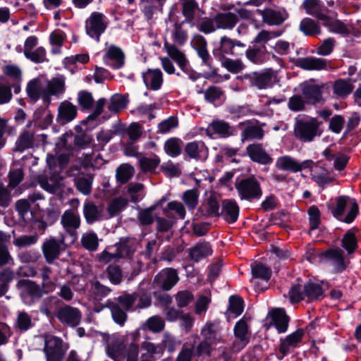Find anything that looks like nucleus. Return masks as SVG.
Listing matches in <instances>:
<instances>
[{"instance_id": "obj_41", "label": "nucleus", "mask_w": 361, "mask_h": 361, "mask_svg": "<svg viewBox=\"0 0 361 361\" xmlns=\"http://www.w3.org/2000/svg\"><path fill=\"white\" fill-rule=\"evenodd\" d=\"M233 39L227 36H223L220 39L219 47L215 51L214 54L221 60L227 58L226 56L233 55Z\"/></svg>"}, {"instance_id": "obj_4", "label": "nucleus", "mask_w": 361, "mask_h": 361, "mask_svg": "<svg viewBox=\"0 0 361 361\" xmlns=\"http://www.w3.org/2000/svg\"><path fill=\"white\" fill-rule=\"evenodd\" d=\"M44 345L43 352L46 361H63L68 349L67 343L59 337L44 334L42 335Z\"/></svg>"}, {"instance_id": "obj_1", "label": "nucleus", "mask_w": 361, "mask_h": 361, "mask_svg": "<svg viewBox=\"0 0 361 361\" xmlns=\"http://www.w3.org/2000/svg\"><path fill=\"white\" fill-rule=\"evenodd\" d=\"M65 92V80L58 76L48 80L38 77L29 81L26 86V93L29 101L35 103L40 98L44 102H49L51 96H59Z\"/></svg>"}, {"instance_id": "obj_40", "label": "nucleus", "mask_w": 361, "mask_h": 361, "mask_svg": "<svg viewBox=\"0 0 361 361\" xmlns=\"http://www.w3.org/2000/svg\"><path fill=\"white\" fill-rule=\"evenodd\" d=\"M116 252L118 259L130 257L136 250V242L132 239L123 240L116 245Z\"/></svg>"}, {"instance_id": "obj_24", "label": "nucleus", "mask_w": 361, "mask_h": 361, "mask_svg": "<svg viewBox=\"0 0 361 361\" xmlns=\"http://www.w3.org/2000/svg\"><path fill=\"white\" fill-rule=\"evenodd\" d=\"M320 256L325 260L332 262L337 272L345 270L349 263L345 260L343 251L340 248L329 249L321 253Z\"/></svg>"}, {"instance_id": "obj_49", "label": "nucleus", "mask_w": 361, "mask_h": 361, "mask_svg": "<svg viewBox=\"0 0 361 361\" xmlns=\"http://www.w3.org/2000/svg\"><path fill=\"white\" fill-rule=\"evenodd\" d=\"M207 131L219 134L224 137H228L233 134L232 128L224 121H214L208 126Z\"/></svg>"}, {"instance_id": "obj_56", "label": "nucleus", "mask_w": 361, "mask_h": 361, "mask_svg": "<svg viewBox=\"0 0 361 361\" xmlns=\"http://www.w3.org/2000/svg\"><path fill=\"white\" fill-rule=\"evenodd\" d=\"M32 326L31 316L25 312H18L14 322V328L20 332H23L27 331Z\"/></svg>"}, {"instance_id": "obj_29", "label": "nucleus", "mask_w": 361, "mask_h": 361, "mask_svg": "<svg viewBox=\"0 0 361 361\" xmlns=\"http://www.w3.org/2000/svg\"><path fill=\"white\" fill-rule=\"evenodd\" d=\"M104 208L102 205L97 206L93 202H87L83 206V215L88 224L100 221L102 219Z\"/></svg>"}, {"instance_id": "obj_63", "label": "nucleus", "mask_w": 361, "mask_h": 361, "mask_svg": "<svg viewBox=\"0 0 361 361\" xmlns=\"http://www.w3.org/2000/svg\"><path fill=\"white\" fill-rule=\"evenodd\" d=\"M3 73L11 78L14 83H19L22 80V71L16 65H6L3 68Z\"/></svg>"}, {"instance_id": "obj_27", "label": "nucleus", "mask_w": 361, "mask_h": 361, "mask_svg": "<svg viewBox=\"0 0 361 361\" xmlns=\"http://www.w3.org/2000/svg\"><path fill=\"white\" fill-rule=\"evenodd\" d=\"M126 345L124 338L122 337L115 338L111 340L106 345V352L107 355L115 361L123 357L125 355Z\"/></svg>"}, {"instance_id": "obj_20", "label": "nucleus", "mask_w": 361, "mask_h": 361, "mask_svg": "<svg viewBox=\"0 0 361 361\" xmlns=\"http://www.w3.org/2000/svg\"><path fill=\"white\" fill-rule=\"evenodd\" d=\"M276 73L271 70H267L262 73H253L250 76V82L258 89H265L271 87L277 82Z\"/></svg>"}, {"instance_id": "obj_18", "label": "nucleus", "mask_w": 361, "mask_h": 361, "mask_svg": "<svg viewBox=\"0 0 361 361\" xmlns=\"http://www.w3.org/2000/svg\"><path fill=\"white\" fill-rule=\"evenodd\" d=\"M184 152L190 159L204 161L208 156V148L202 141H192L185 145Z\"/></svg>"}, {"instance_id": "obj_47", "label": "nucleus", "mask_w": 361, "mask_h": 361, "mask_svg": "<svg viewBox=\"0 0 361 361\" xmlns=\"http://www.w3.org/2000/svg\"><path fill=\"white\" fill-rule=\"evenodd\" d=\"M199 9L196 0H182L181 12L185 18V21L191 23L195 19L196 11Z\"/></svg>"}, {"instance_id": "obj_26", "label": "nucleus", "mask_w": 361, "mask_h": 361, "mask_svg": "<svg viewBox=\"0 0 361 361\" xmlns=\"http://www.w3.org/2000/svg\"><path fill=\"white\" fill-rule=\"evenodd\" d=\"M239 207L233 200H224L221 203L220 216L228 224L235 222L239 215Z\"/></svg>"}, {"instance_id": "obj_57", "label": "nucleus", "mask_w": 361, "mask_h": 361, "mask_svg": "<svg viewBox=\"0 0 361 361\" xmlns=\"http://www.w3.org/2000/svg\"><path fill=\"white\" fill-rule=\"evenodd\" d=\"M200 192L197 189L193 188L185 191L182 200L190 210H194L198 204Z\"/></svg>"}, {"instance_id": "obj_14", "label": "nucleus", "mask_w": 361, "mask_h": 361, "mask_svg": "<svg viewBox=\"0 0 361 361\" xmlns=\"http://www.w3.org/2000/svg\"><path fill=\"white\" fill-rule=\"evenodd\" d=\"M246 154L254 162L262 165H269L273 162V158L266 151L262 143H252L247 146Z\"/></svg>"}, {"instance_id": "obj_59", "label": "nucleus", "mask_w": 361, "mask_h": 361, "mask_svg": "<svg viewBox=\"0 0 361 361\" xmlns=\"http://www.w3.org/2000/svg\"><path fill=\"white\" fill-rule=\"evenodd\" d=\"M81 244L84 248L89 251H96L99 246L97 234L92 231L84 233L81 238Z\"/></svg>"}, {"instance_id": "obj_15", "label": "nucleus", "mask_w": 361, "mask_h": 361, "mask_svg": "<svg viewBox=\"0 0 361 361\" xmlns=\"http://www.w3.org/2000/svg\"><path fill=\"white\" fill-rule=\"evenodd\" d=\"M198 213L203 217H219L220 204L214 193L206 197L198 208Z\"/></svg>"}, {"instance_id": "obj_33", "label": "nucleus", "mask_w": 361, "mask_h": 361, "mask_svg": "<svg viewBox=\"0 0 361 361\" xmlns=\"http://www.w3.org/2000/svg\"><path fill=\"white\" fill-rule=\"evenodd\" d=\"M164 47L168 55L178 65L180 69L185 71L188 61L185 54L179 50L174 44H171L166 40L164 43Z\"/></svg>"}, {"instance_id": "obj_6", "label": "nucleus", "mask_w": 361, "mask_h": 361, "mask_svg": "<svg viewBox=\"0 0 361 361\" xmlns=\"http://www.w3.org/2000/svg\"><path fill=\"white\" fill-rule=\"evenodd\" d=\"M46 142V135H37L33 130L24 129L18 136L13 151L21 153L25 150L38 147L41 143L44 145Z\"/></svg>"}, {"instance_id": "obj_38", "label": "nucleus", "mask_w": 361, "mask_h": 361, "mask_svg": "<svg viewBox=\"0 0 361 361\" xmlns=\"http://www.w3.org/2000/svg\"><path fill=\"white\" fill-rule=\"evenodd\" d=\"M212 249L209 243L203 242L196 244L193 247L190 249V257L192 260L198 262L201 259L211 255Z\"/></svg>"}, {"instance_id": "obj_21", "label": "nucleus", "mask_w": 361, "mask_h": 361, "mask_svg": "<svg viewBox=\"0 0 361 361\" xmlns=\"http://www.w3.org/2000/svg\"><path fill=\"white\" fill-rule=\"evenodd\" d=\"M77 115L78 107L69 101L65 100L59 105L56 120L59 123L64 125L74 120Z\"/></svg>"}, {"instance_id": "obj_10", "label": "nucleus", "mask_w": 361, "mask_h": 361, "mask_svg": "<svg viewBox=\"0 0 361 361\" xmlns=\"http://www.w3.org/2000/svg\"><path fill=\"white\" fill-rule=\"evenodd\" d=\"M326 86L324 83L318 84L315 79L305 81L301 85L302 94L307 102L312 104L323 102L322 90Z\"/></svg>"}, {"instance_id": "obj_58", "label": "nucleus", "mask_w": 361, "mask_h": 361, "mask_svg": "<svg viewBox=\"0 0 361 361\" xmlns=\"http://www.w3.org/2000/svg\"><path fill=\"white\" fill-rule=\"evenodd\" d=\"M93 177L90 175L80 176L75 180L76 188L82 194L87 195L91 193Z\"/></svg>"}, {"instance_id": "obj_9", "label": "nucleus", "mask_w": 361, "mask_h": 361, "mask_svg": "<svg viewBox=\"0 0 361 361\" xmlns=\"http://www.w3.org/2000/svg\"><path fill=\"white\" fill-rule=\"evenodd\" d=\"M106 16L99 12H92L85 21V30L87 34L99 40L100 35L105 31L108 26Z\"/></svg>"}, {"instance_id": "obj_36", "label": "nucleus", "mask_w": 361, "mask_h": 361, "mask_svg": "<svg viewBox=\"0 0 361 361\" xmlns=\"http://www.w3.org/2000/svg\"><path fill=\"white\" fill-rule=\"evenodd\" d=\"M11 240V235L0 231V267L13 263V258L11 255L8 244Z\"/></svg>"}, {"instance_id": "obj_48", "label": "nucleus", "mask_w": 361, "mask_h": 361, "mask_svg": "<svg viewBox=\"0 0 361 361\" xmlns=\"http://www.w3.org/2000/svg\"><path fill=\"white\" fill-rule=\"evenodd\" d=\"M304 294L308 300H320L324 293L322 286L316 283L307 282L303 286Z\"/></svg>"}, {"instance_id": "obj_17", "label": "nucleus", "mask_w": 361, "mask_h": 361, "mask_svg": "<svg viewBox=\"0 0 361 361\" xmlns=\"http://www.w3.org/2000/svg\"><path fill=\"white\" fill-rule=\"evenodd\" d=\"M61 224L67 233L71 236H76L77 229L80 226V215L72 209H68L62 214Z\"/></svg>"}, {"instance_id": "obj_28", "label": "nucleus", "mask_w": 361, "mask_h": 361, "mask_svg": "<svg viewBox=\"0 0 361 361\" xmlns=\"http://www.w3.org/2000/svg\"><path fill=\"white\" fill-rule=\"evenodd\" d=\"M142 78L147 87L152 90H159L163 83V74L158 68L148 69L142 73Z\"/></svg>"}, {"instance_id": "obj_42", "label": "nucleus", "mask_w": 361, "mask_h": 361, "mask_svg": "<svg viewBox=\"0 0 361 361\" xmlns=\"http://www.w3.org/2000/svg\"><path fill=\"white\" fill-rule=\"evenodd\" d=\"M276 167L283 171H290L293 172L300 171L302 169L300 163L289 156L279 157L276 161Z\"/></svg>"}, {"instance_id": "obj_46", "label": "nucleus", "mask_w": 361, "mask_h": 361, "mask_svg": "<svg viewBox=\"0 0 361 361\" xmlns=\"http://www.w3.org/2000/svg\"><path fill=\"white\" fill-rule=\"evenodd\" d=\"M312 178L320 187H324L332 183L334 178L325 169L316 167L312 171Z\"/></svg>"}, {"instance_id": "obj_32", "label": "nucleus", "mask_w": 361, "mask_h": 361, "mask_svg": "<svg viewBox=\"0 0 361 361\" xmlns=\"http://www.w3.org/2000/svg\"><path fill=\"white\" fill-rule=\"evenodd\" d=\"M271 324L274 325L279 333H284L288 326L289 318L282 309H276L269 313Z\"/></svg>"}, {"instance_id": "obj_35", "label": "nucleus", "mask_w": 361, "mask_h": 361, "mask_svg": "<svg viewBox=\"0 0 361 361\" xmlns=\"http://www.w3.org/2000/svg\"><path fill=\"white\" fill-rule=\"evenodd\" d=\"M165 201V199H161L153 205L145 209H140L137 214V220L142 226H149L153 224L154 219H156L154 212L161 205L162 202Z\"/></svg>"}, {"instance_id": "obj_7", "label": "nucleus", "mask_w": 361, "mask_h": 361, "mask_svg": "<svg viewBox=\"0 0 361 361\" xmlns=\"http://www.w3.org/2000/svg\"><path fill=\"white\" fill-rule=\"evenodd\" d=\"M235 187L241 200H259L263 194L260 183L253 176L240 180Z\"/></svg>"}, {"instance_id": "obj_23", "label": "nucleus", "mask_w": 361, "mask_h": 361, "mask_svg": "<svg viewBox=\"0 0 361 361\" xmlns=\"http://www.w3.org/2000/svg\"><path fill=\"white\" fill-rule=\"evenodd\" d=\"M192 47L202 59V63L208 67H211L213 60L207 49L206 39L200 35H195L192 39Z\"/></svg>"}, {"instance_id": "obj_44", "label": "nucleus", "mask_w": 361, "mask_h": 361, "mask_svg": "<svg viewBox=\"0 0 361 361\" xmlns=\"http://www.w3.org/2000/svg\"><path fill=\"white\" fill-rule=\"evenodd\" d=\"M324 21V25L327 27L329 31L343 35H348L350 33L349 27L340 20L330 19L327 16Z\"/></svg>"}, {"instance_id": "obj_31", "label": "nucleus", "mask_w": 361, "mask_h": 361, "mask_svg": "<svg viewBox=\"0 0 361 361\" xmlns=\"http://www.w3.org/2000/svg\"><path fill=\"white\" fill-rule=\"evenodd\" d=\"M298 66L307 71H322L327 68V61L324 59L309 56L299 59Z\"/></svg>"}, {"instance_id": "obj_8", "label": "nucleus", "mask_w": 361, "mask_h": 361, "mask_svg": "<svg viewBox=\"0 0 361 361\" xmlns=\"http://www.w3.org/2000/svg\"><path fill=\"white\" fill-rule=\"evenodd\" d=\"M16 288L20 291L22 300L26 304L33 303L36 300L42 298L43 295L40 286L29 279H20L17 283Z\"/></svg>"}, {"instance_id": "obj_34", "label": "nucleus", "mask_w": 361, "mask_h": 361, "mask_svg": "<svg viewBox=\"0 0 361 361\" xmlns=\"http://www.w3.org/2000/svg\"><path fill=\"white\" fill-rule=\"evenodd\" d=\"M354 89L353 80L350 78L338 79L332 85L334 94L340 98H345L350 95Z\"/></svg>"}, {"instance_id": "obj_52", "label": "nucleus", "mask_w": 361, "mask_h": 361, "mask_svg": "<svg viewBox=\"0 0 361 361\" xmlns=\"http://www.w3.org/2000/svg\"><path fill=\"white\" fill-rule=\"evenodd\" d=\"M303 7L307 13L316 17L319 20L326 18V15L323 13L318 0H305Z\"/></svg>"}, {"instance_id": "obj_39", "label": "nucleus", "mask_w": 361, "mask_h": 361, "mask_svg": "<svg viewBox=\"0 0 361 361\" xmlns=\"http://www.w3.org/2000/svg\"><path fill=\"white\" fill-rule=\"evenodd\" d=\"M245 56L253 63L262 64L267 57V47H257L256 45L250 47L247 49Z\"/></svg>"}, {"instance_id": "obj_53", "label": "nucleus", "mask_w": 361, "mask_h": 361, "mask_svg": "<svg viewBox=\"0 0 361 361\" xmlns=\"http://www.w3.org/2000/svg\"><path fill=\"white\" fill-rule=\"evenodd\" d=\"M134 168L129 164L120 165L116 171V180L121 185L126 183L133 176Z\"/></svg>"}, {"instance_id": "obj_64", "label": "nucleus", "mask_w": 361, "mask_h": 361, "mask_svg": "<svg viewBox=\"0 0 361 361\" xmlns=\"http://www.w3.org/2000/svg\"><path fill=\"white\" fill-rule=\"evenodd\" d=\"M264 135V130L258 126H247L243 133L244 140H262Z\"/></svg>"}, {"instance_id": "obj_12", "label": "nucleus", "mask_w": 361, "mask_h": 361, "mask_svg": "<svg viewBox=\"0 0 361 361\" xmlns=\"http://www.w3.org/2000/svg\"><path fill=\"white\" fill-rule=\"evenodd\" d=\"M235 340L232 344L234 352H239L244 348L250 341L248 325L244 318L239 320L234 327Z\"/></svg>"}, {"instance_id": "obj_25", "label": "nucleus", "mask_w": 361, "mask_h": 361, "mask_svg": "<svg viewBox=\"0 0 361 361\" xmlns=\"http://www.w3.org/2000/svg\"><path fill=\"white\" fill-rule=\"evenodd\" d=\"M104 61L105 63L113 68H120L125 63V54L121 48L111 45L106 50Z\"/></svg>"}, {"instance_id": "obj_54", "label": "nucleus", "mask_w": 361, "mask_h": 361, "mask_svg": "<svg viewBox=\"0 0 361 361\" xmlns=\"http://www.w3.org/2000/svg\"><path fill=\"white\" fill-rule=\"evenodd\" d=\"M281 31L262 30L253 39L252 42L259 47H266V44L271 39L281 36Z\"/></svg>"}, {"instance_id": "obj_19", "label": "nucleus", "mask_w": 361, "mask_h": 361, "mask_svg": "<svg viewBox=\"0 0 361 361\" xmlns=\"http://www.w3.org/2000/svg\"><path fill=\"white\" fill-rule=\"evenodd\" d=\"M200 334L204 340L214 345L223 342L221 328L217 322H207L202 328Z\"/></svg>"}, {"instance_id": "obj_2", "label": "nucleus", "mask_w": 361, "mask_h": 361, "mask_svg": "<svg viewBox=\"0 0 361 361\" xmlns=\"http://www.w3.org/2000/svg\"><path fill=\"white\" fill-rule=\"evenodd\" d=\"M322 121L314 117L297 120L294 126V135L300 142H312L316 137L322 135Z\"/></svg>"}, {"instance_id": "obj_11", "label": "nucleus", "mask_w": 361, "mask_h": 361, "mask_svg": "<svg viewBox=\"0 0 361 361\" xmlns=\"http://www.w3.org/2000/svg\"><path fill=\"white\" fill-rule=\"evenodd\" d=\"M64 239L56 240L51 237L47 239L42 245V250L46 262L49 264L53 263L57 259L62 251Z\"/></svg>"}, {"instance_id": "obj_60", "label": "nucleus", "mask_w": 361, "mask_h": 361, "mask_svg": "<svg viewBox=\"0 0 361 361\" xmlns=\"http://www.w3.org/2000/svg\"><path fill=\"white\" fill-rule=\"evenodd\" d=\"M145 326L152 332L159 333L165 327L164 319L158 315L149 317L145 322Z\"/></svg>"}, {"instance_id": "obj_22", "label": "nucleus", "mask_w": 361, "mask_h": 361, "mask_svg": "<svg viewBox=\"0 0 361 361\" xmlns=\"http://www.w3.org/2000/svg\"><path fill=\"white\" fill-rule=\"evenodd\" d=\"M57 317L61 322L75 326L80 322L81 313L78 308L66 305L59 310Z\"/></svg>"}, {"instance_id": "obj_16", "label": "nucleus", "mask_w": 361, "mask_h": 361, "mask_svg": "<svg viewBox=\"0 0 361 361\" xmlns=\"http://www.w3.org/2000/svg\"><path fill=\"white\" fill-rule=\"evenodd\" d=\"M178 272L173 268L161 270L155 277L154 281L164 290H171L178 281Z\"/></svg>"}, {"instance_id": "obj_5", "label": "nucleus", "mask_w": 361, "mask_h": 361, "mask_svg": "<svg viewBox=\"0 0 361 361\" xmlns=\"http://www.w3.org/2000/svg\"><path fill=\"white\" fill-rule=\"evenodd\" d=\"M253 17V13L245 8L235 9V12H221L214 16V22L217 29L233 30L240 19L250 20Z\"/></svg>"}, {"instance_id": "obj_55", "label": "nucleus", "mask_w": 361, "mask_h": 361, "mask_svg": "<svg viewBox=\"0 0 361 361\" xmlns=\"http://www.w3.org/2000/svg\"><path fill=\"white\" fill-rule=\"evenodd\" d=\"M300 30L306 35L314 36L320 34L319 25L313 19L305 18L302 20L300 24Z\"/></svg>"}, {"instance_id": "obj_13", "label": "nucleus", "mask_w": 361, "mask_h": 361, "mask_svg": "<svg viewBox=\"0 0 361 361\" xmlns=\"http://www.w3.org/2000/svg\"><path fill=\"white\" fill-rule=\"evenodd\" d=\"M305 331L302 329H298L285 338L281 339L279 346L278 355L279 359H283L291 350L296 348L302 341Z\"/></svg>"}, {"instance_id": "obj_45", "label": "nucleus", "mask_w": 361, "mask_h": 361, "mask_svg": "<svg viewBox=\"0 0 361 361\" xmlns=\"http://www.w3.org/2000/svg\"><path fill=\"white\" fill-rule=\"evenodd\" d=\"M66 34L61 30H54L49 36V42L52 46L51 53L59 54L61 53V47L66 41Z\"/></svg>"}, {"instance_id": "obj_61", "label": "nucleus", "mask_w": 361, "mask_h": 361, "mask_svg": "<svg viewBox=\"0 0 361 361\" xmlns=\"http://www.w3.org/2000/svg\"><path fill=\"white\" fill-rule=\"evenodd\" d=\"M160 159L158 156L154 155L153 157H142L140 159V165L143 172H150L155 170V169L160 164Z\"/></svg>"}, {"instance_id": "obj_50", "label": "nucleus", "mask_w": 361, "mask_h": 361, "mask_svg": "<svg viewBox=\"0 0 361 361\" xmlns=\"http://www.w3.org/2000/svg\"><path fill=\"white\" fill-rule=\"evenodd\" d=\"M128 204V200L123 197L113 198L107 204L106 210L109 217L118 215Z\"/></svg>"}, {"instance_id": "obj_37", "label": "nucleus", "mask_w": 361, "mask_h": 361, "mask_svg": "<svg viewBox=\"0 0 361 361\" xmlns=\"http://www.w3.org/2000/svg\"><path fill=\"white\" fill-rule=\"evenodd\" d=\"M128 97L122 94H113L107 104V109L112 114H117L124 110L128 105Z\"/></svg>"}, {"instance_id": "obj_43", "label": "nucleus", "mask_w": 361, "mask_h": 361, "mask_svg": "<svg viewBox=\"0 0 361 361\" xmlns=\"http://www.w3.org/2000/svg\"><path fill=\"white\" fill-rule=\"evenodd\" d=\"M355 231H357V229L353 228L348 230L343 235L341 240V245L347 251L348 255L354 253L358 247Z\"/></svg>"}, {"instance_id": "obj_51", "label": "nucleus", "mask_w": 361, "mask_h": 361, "mask_svg": "<svg viewBox=\"0 0 361 361\" xmlns=\"http://www.w3.org/2000/svg\"><path fill=\"white\" fill-rule=\"evenodd\" d=\"M183 142L180 138L171 137L164 145L165 152L172 157H178L182 151Z\"/></svg>"}, {"instance_id": "obj_62", "label": "nucleus", "mask_w": 361, "mask_h": 361, "mask_svg": "<svg viewBox=\"0 0 361 361\" xmlns=\"http://www.w3.org/2000/svg\"><path fill=\"white\" fill-rule=\"evenodd\" d=\"M221 65L232 73H238L245 68V65L240 59L233 60L229 58L221 59Z\"/></svg>"}, {"instance_id": "obj_30", "label": "nucleus", "mask_w": 361, "mask_h": 361, "mask_svg": "<svg viewBox=\"0 0 361 361\" xmlns=\"http://www.w3.org/2000/svg\"><path fill=\"white\" fill-rule=\"evenodd\" d=\"M257 13L262 18V21L269 25H280L286 20L285 15L271 8L257 9Z\"/></svg>"}, {"instance_id": "obj_3", "label": "nucleus", "mask_w": 361, "mask_h": 361, "mask_svg": "<svg viewBox=\"0 0 361 361\" xmlns=\"http://www.w3.org/2000/svg\"><path fill=\"white\" fill-rule=\"evenodd\" d=\"M359 213L356 200L346 195L336 198V207L332 209L333 216L345 224H351Z\"/></svg>"}]
</instances>
